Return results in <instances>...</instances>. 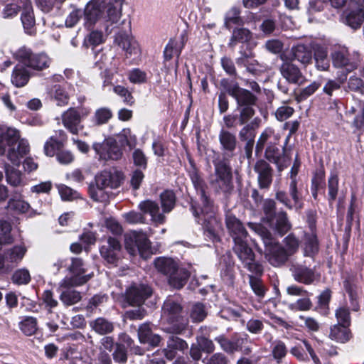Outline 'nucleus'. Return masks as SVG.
I'll use <instances>...</instances> for the list:
<instances>
[{
  "mask_svg": "<svg viewBox=\"0 0 364 364\" xmlns=\"http://www.w3.org/2000/svg\"><path fill=\"white\" fill-rule=\"evenodd\" d=\"M28 152V142L20 138L17 129L0 126V155L6 154L7 159L18 166L21 159Z\"/></svg>",
  "mask_w": 364,
  "mask_h": 364,
  "instance_id": "nucleus-1",
  "label": "nucleus"
},
{
  "mask_svg": "<svg viewBox=\"0 0 364 364\" xmlns=\"http://www.w3.org/2000/svg\"><path fill=\"white\" fill-rule=\"evenodd\" d=\"M189 175L194 187L200 193L203 205V207L200 208V213L197 209L193 207V214L196 217L199 218L198 223H200L201 221L204 227H205L210 233H213V224L216 223L217 221L216 218L214 217L212 203L205 193L204 181L194 167H193V169L190 171Z\"/></svg>",
  "mask_w": 364,
  "mask_h": 364,
  "instance_id": "nucleus-2",
  "label": "nucleus"
},
{
  "mask_svg": "<svg viewBox=\"0 0 364 364\" xmlns=\"http://www.w3.org/2000/svg\"><path fill=\"white\" fill-rule=\"evenodd\" d=\"M248 226L261 237L265 246V258L272 265L278 267L287 260V251L273 239L269 230L258 223H249Z\"/></svg>",
  "mask_w": 364,
  "mask_h": 364,
  "instance_id": "nucleus-3",
  "label": "nucleus"
},
{
  "mask_svg": "<svg viewBox=\"0 0 364 364\" xmlns=\"http://www.w3.org/2000/svg\"><path fill=\"white\" fill-rule=\"evenodd\" d=\"M161 318L168 325L164 328L168 333L181 334L188 326V320L184 316L183 308L173 297H169L164 301Z\"/></svg>",
  "mask_w": 364,
  "mask_h": 364,
  "instance_id": "nucleus-4",
  "label": "nucleus"
},
{
  "mask_svg": "<svg viewBox=\"0 0 364 364\" xmlns=\"http://www.w3.org/2000/svg\"><path fill=\"white\" fill-rule=\"evenodd\" d=\"M214 173L210 176L211 188L218 193H230L233 188L232 168L228 160L213 162Z\"/></svg>",
  "mask_w": 364,
  "mask_h": 364,
  "instance_id": "nucleus-5",
  "label": "nucleus"
},
{
  "mask_svg": "<svg viewBox=\"0 0 364 364\" xmlns=\"http://www.w3.org/2000/svg\"><path fill=\"white\" fill-rule=\"evenodd\" d=\"M127 250L132 255L139 254L144 259H147L152 254L151 243L146 234L141 232L132 231L124 235Z\"/></svg>",
  "mask_w": 364,
  "mask_h": 364,
  "instance_id": "nucleus-6",
  "label": "nucleus"
},
{
  "mask_svg": "<svg viewBox=\"0 0 364 364\" xmlns=\"http://www.w3.org/2000/svg\"><path fill=\"white\" fill-rule=\"evenodd\" d=\"M233 252L242 263L244 267L247 268L250 272L256 274H262V267L255 261V255L247 244V239L236 238L234 242Z\"/></svg>",
  "mask_w": 364,
  "mask_h": 364,
  "instance_id": "nucleus-7",
  "label": "nucleus"
},
{
  "mask_svg": "<svg viewBox=\"0 0 364 364\" xmlns=\"http://www.w3.org/2000/svg\"><path fill=\"white\" fill-rule=\"evenodd\" d=\"M72 274L70 277H65L60 282V287H76L86 283L92 277L86 273L84 264L81 259L73 258L72 264L68 268Z\"/></svg>",
  "mask_w": 364,
  "mask_h": 364,
  "instance_id": "nucleus-8",
  "label": "nucleus"
},
{
  "mask_svg": "<svg viewBox=\"0 0 364 364\" xmlns=\"http://www.w3.org/2000/svg\"><path fill=\"white\" fill-rule=\"evenodd\" d=\"M24 65L34 70H43L49 66L50 60L45 53L33 54L29 49L21 48L14 54Z\"/></svg>",
  "mask_w": 364,
  "mask_h": 364,
  "instance_id": "nucleus-9",
  "label": "nucleus"
},
{
  "mask_svg": "<svg viewBox=\"0 0 364 364\" xmlns=\"http://www.w3.org/2000/svg\"><path fill=\"white\" fill-rule=\"evenodd\" d=\"M92 149L100 160H118L122 156V151L112 139H106L102 143H94Z\"/></svg>",
  "mask_w": 364,
  "mask_h": 364,
  "instance_id": "nucleus-10",
  "label": "nucleus"
},
{
  "mask_svg": "<svg viewBox=\"0 0 364 364\" xmlns=\"http://www.w3.org/2000/svg\"><path fill=\"white\" fill-rule=\"evenodd\" d=\"M105 0H92L87 4L84 10L85 26L90 28L102 16L105 12Z\"/></svg>",
  "mask_w": 364,
  "mask_h": 364,
  "instance_id": "nucleus-11",
  "label": "nucleus"
},
{
  "mask_svg": "<svg viewBox=\"0 0 364 364\" xmlns=\"http://www.w3.org/2000/svg\"><path fill=\"white\" fill-rule=\"evenodd\" d=\"M26 252L23 245L8 250L4 257H0V270L9 271L23 259Z\"/></svg>",
  "mask_w": 364,
  "mask_h": 364,
  "instance_id": "nucleus-12",
  "label": "nucleus"
},
{
  "mask_svg": "<svg viewBox=\"0 0 364 364\" xmlns=\"http://www.w3.org/2000/svg\"><path fill=\"white\" fill-rule=\"evenodd\" d=\"M151 293L152 291L148 286L134 285L127 291L126 299L130 305L140 306Z\"/></svg>",
  "mask_w": 364,
  "mask_h": 364,
  "instance_id": "nucleus-13",
  "label": "nucleus"
},
{
  "mask_svg": "<svg viewBox=\"0 0 364 364\" xmlns=\"http://www.w3.org/2000/svg\"><path fill=\"white\" fill-rule=\"evenodd\" d=\"M227 92L236 100L238 107L254 105L257 100V97L253 94L240 87L236 83L230 85L227 88Z\"/></svg>",
  "mask_w": 364,
  "mask_h": 364,
  "instance_id": "nucleus-14",
  "label": "nucleus"
},
{
  "mask_svg": "<svg viewBox=\"0 0 364 364\" xmlns=\"http://www.w3.org/2000/svg\"><path fill=\"white\" fill-rule=\"evenodd\" d=\"M291 270L294 279L304 284H311L319 279L320 275L314 269L309 268L301 264H294Z\"/></svg>",
  "mask_w": 364,
  "mask_h": 364,
  "instance_id": "nucleus-15",
  "label": "nucleus"
},
{
  "mask_svg": "<svg viewBox=\"0 0 364 364\" xmlns=\"http://www.w3.org/2000/svg\"><path fill=\"white\" fill-rule=\"evenodd\" d=\"M114 41L125 52V55L127 58L136 55L140 52L137 41L127 32H119Z\"/></svg>",
  "mask_w": 364,
  "mask_h": 364,
  "instance_id": "nucleus-16",
  "label": "nucleus"
},
{
  "mask_svg": "<svg viewBox=\"0 0 364 364\" xmlns=\"http://www.w3.org/2000/svg\"><path fill=\"white\" fill-rule=\"evenodd\" d=\"M120 251L121 245L119 240L112 237L107 239V243L103 245L100 250L101 256L111 264H115L117 262Z\"/></svg>",
  "mask_w": 364,
  "mask_h": 364,
  "instance_id": "nucleus-17",
  "label": "nucleus"
},
{
  "mask_svg": "<svg viewBox=\"0 0 364 364\" xmlns=\"http://www.w3.org/2000/svg\"><path fill=\"white\" fill-rule=\"evenodd\" d=\"M138 207L143 214L150 215L151 222L155 225H162L165 223V213L160 212L159 206L156 202L151 200H145L141 201Z\"/></svg>",
  "mask_w": 364,
  "mask_h": 364,
  "instance_id": "nucleus-18",
  "label": "nucleus"
},
{
  "mask_svg": "<svg viewBox=\"0 0 364 364\" xmlns=\"http://www.w3.org/2000/svg\"><path fill=\"white\" fill-rule=\"evenodd\" d=\"M122 180V174L117 171H104L95 177V182L99 186L111 189L118 188Z\"/></svg>",
  "mask_w": 364,
  "mask_h": 364,
  "instance_id": "nucleus-19",
  "label": "nucleus"
},
{
  "mask_svg": "<svg viewBox=\"0 0 364 364\" xmlns=\"http://www.w3.org/2000/svg\"><path fill=\"white\" fill-rule=\"evenodd\" d=\"M64 127L73 134H77L83 129L81 124V117L75 108H70L62 114Z\"/></svg>",
  "mask_w": 364,
  "mask_h": 364,
  "instance_id": "nucleus-20",
  "label": "nucleus"
},
{
  "mask_svg": "<svg viewBox=\"0 0 364 364\" xmlns=\"http://www.w3.org/2000/svg\"><path fill=\"white\" fill-rule=\"evenodd\" d=\"M280 73L286 80L292 84H301L305 79L297 66L290 62H284L280 67Z\"/></svg>",
  "mask_w": 364,
  "mask_h": 364,
  "instance_id": "nucleus-21",
  "label": "nucleus"
},
{
  "mask_svg": "<svg viewBox=\"0 0 364 364\" xmlns=\"http://www.w3.org/2000/svg\"><path fill=\"white\" fill-rule=\"evenodd\" d=\"M226 227L233 239L234 242L236 238L240 240L247 239V232L241 221L232 215H227Z\"/></svg>",
  "mask_w": 364,
  "mask_h": 364,
  "instance_id": "nucleus-22",
  "label": "nucleus"
},
{
  "mask_svg": "<svg viewBox=\"0 0 364 364\" xmlns=\"http://www.w3.org/2000/svg\"><path fill=\"white\" fill-rule=\"evenodd\" d=\"M255 171L258 174L259 186L261 188H267L272 181V168L264 160L258 161L255 166Z\"/></svg>",
  "mask_w": 364,
  "mask_h": 364,
  "instance_id": "nucleus-23",
  "label": "nucleus"
},
{
  "mask_svg": "<svg viewBox=\"0 0 364 364\" xmlns=\"http://www.w3.org/2000/svg\"><path fill=\"white\" fill-rule=\"evenodd\" d=\"M215 341L219 343L223 350L229 354L240 350L245 342V339L242 338L234 337L232 339H228L223 335L216 337Z\"/></svg>",
  "mask_w": 364,
  "mask_h": 364,
  "instance_id": "nucleus-24",
  "label": "nucleus"
},
{
  "mask_svg": "<svg viewBox=\"0 0 364 364\" xmlns=\"http://www.w3.org/2000/svg\"><path fill=\"white\" fill-rule=\"evenodd\" d=\"M188 348V344L183 339L169 336L167 341V347L164 350L165 356L168 360H172L176 357L178 350H183Z\"/></svg>",
  "mask_w": 364,
  "mask_h": 364,
  "instance_id": "nucleus-25",
  "label": "nucleus"
},
{
  "mask_svg": "<svg viewBox=\"0 0 364 364\" xmlns=\"http://www.w3.org/2000/svg\"><path fill=\"white\" fill-rule=\"evenodd\" d=\"M267 224L281 236L287 233L291 228L287 214L284 212L278 213Z\"/></svg>",
  "mask_w": 364,
  "mask_h": 364,
  "instance_id": "nucleus-26",
  "label": "nucleus"
},
{
  "mask_svg": "<svg viewBox=\"0 0 364 364\" xmlns=\"http://www.w3.org/2000/svg\"><path fill=\"white\" fill-rule=\"evenodd\" d=\"M331 57L334 66L337 68L349 66L350 68H347V70H351L354 68V65L350 63L348 48L344 46L336 48L332 53Z\"/></svg>",
  "mask_w": 364,
  "mask_h": 364,
  "instance_id": "nucleus-27",
  "label": "nucleus"
},
{
  "mask_svg": "<svg viewBox=\"0 0 364 364\" xmlns=\"http://www.w3.org/2000/svg\"><path fill=\"white\" fill-rule=\"evenodd\" d=\"M25 7L21 14V22L26 33L31 35L35 32V18L31 1L23 0Z\"/></svg>",
  "mask_w": 364,
  "mask_h": 364,
  "instance_id": "nucleus-28",
  "label": "nucleus"
},
{
  "mask_svg": "<svg viewBox=\"0 0 364 364\" xmlns=\"http://www.w3.org/2000/svg\"><path fill=\"white\" fill-rule=\"evenodd\" d=\"M138 336L141 343L149 344L151 346H157L161 342V337L154 334L146 323H144L139 328Z\"/></svg>",
  "mask_w": 364,
  "mask_h": 364,
  "instance_id": "nucleus-29",
  "label": "nucleus"
},
{
  "mask_svg": "<svg viewBox=\"0 0 364 364\" xmlns=\"http://www.w3.org/2000/svg\"><path fill=\"white\" fill-rule=\"evenodd\" d=\"M190 277L189 272L183 267H178L168 278L170 286L175 289L182 288Z\"/></svg>",
  "mask_w": 364,
  "mask_h": 364,
  "instance_id": "nucleus-30",
  "label": "nucleus"
},
{
  "mask_svg": "<svg viewBox=\"0 0 364 364\" xmlns=\"http://www.w3.org/2000/svg\"><path fill=\"white\" fill-rule=\"evenodd\" d=\"M70 287H62L63 289L61 291L59 296L61 302L67 306L77 304L82 299L80 292ZM59 288L61 287L59 286Z\"/></svg>",
  "mask_w": 364,
  "mask_h": 364,
  "instance_id": "nucleus-31",
  "label": "nucleus"
},
{
  "mask_svg": "<svg viewBox=\"0 0 364 364\" xmlns=\"http://www.w3.org/2000/svg\"><path fill=\"white\" fill-rule=\"evenodd\" d=\"M154 264L157 270L168 278L178 267L177 263L173 259L166 257L157 258Z\"/></svg>",
  "mask_w": 364,
  "mask_h": 364,
  "instance_id": "nucleus-32",
  "label": "nucleus"
},
{
  "mask_svg": "<svg viewBox=\"0 0 364 364\" xmlns=\"http://www.w3.org/2000/svg\"><path fill=\"white\" fill-rule=\"evenodd\" d=\"M329 337L332 340L343 343L350 340V331L348 326L338 323L331 328Z\"/></svg>",
  "mask_w": 364,
  "mask_h": 364,
  "instance_id": "nucleus-33",
  "label": "nucleus"
},
{
  "mask_svg": "<svg viewBox=\"0 0 364 364\" xmlns=\"http://www.w3.org/2000/svg\"><path fill=\"white\" fill-rule=\"evenodd\" d=\"M30 75L22 65H17L11 75V82L17 87H23L27 84Z\"/></svg>",
  "mask_w": 364,
  "mask_h": 364,
  "instance_id": "nucleus-34",
  "label": "nucleus"
},
{
  "mask_svg": "<svg viewBox=\"0 0 364 364\" xmlns=\"http://www.w3.org/2000/svg\"><path fill=\"white\" fill-rule=\"evenodd\" d=\"M260 119L256 117L251 122L244 124L245 126L241 129L239 132V137L241 141H249L250 144L254 141L255 133L254 129L259 127Z\"/></svg>",
  "mask_w": 364,
  "mask_h": 364,
  "instance_id": "nucleus-35",
  "label": "nucleus"
},
{
  "mask_svg": "<svg viewBox=\"0 0 364 364\" xmlns=\"http://www.w3.org/2000/svg\"><path fill=\"white\" fill-rule=\"evenodd\" d=\"M49 94L50 98L55 102L58 106L62 107L68 105L69 95L65 87L56 85L50 90Z\"/></svg>",
  "mask_w": 364,
  "mask_h": 364,
  "instance_id": "nucleus-36",
  "label": "nucleus"
},
{
  "mask_svg": "<svg viewBox=\"0 0 364 364\" xmlns=\"http://www.w3.org/2000/svg\"><path fill=\"white\" fill-rule=\"evenodd\" d=\"M344 288L348 294L352 310L358 311L360 309L358 288L348 280L344 282Z\"/></svg>",
  "mask_w": 364,
  "mask_h": 364,
  "instance_id": "nucleus-37",
  "label": "nucleus"
},
{
  "mask_svg": "<svg viewBox=\"0 0 364 364\" xmlns=\"http://www.w3.org/2000/svg\"><path fill=\"white\" fill-rule=\"evenodd\" d=\"M272 138V141L271 142L276 144L279 141L280 135L278 133H275L273 129L267 127L263 131L257 141V151H261L263 149L264 144Z\"/></svg>",
  "mask_w": 364,
  "mask_h": 364,
  "instance_id": "nucleus-38",
  "label": "nucleus"
},
{
  "mask_svg": "<svg viewBox=\"0 0 364 364\" xmlns=\"http://www.w3.org/2000/svg\"><path fill=\"white\" fill-rule=\"evenodd\" d=\"M252 33L250 30L245 28H235L232 31L230 39L229 46L234 47L238 43H245L252 38Z\"/></svg>",
  "mask_w": 364,
  "mask_h": 364,
  "instance_id": "nucleus-39",
  "label": "nucleus"
},
{
  "mask_svg": "<svg viewBox=\"0 0 364 364\" xmlns=\"http://www.w3.org/2000/svg\"><path fill=\"white\" fill-rule=\"evenodd\" d=\"M90 326L96 333L104 335L111 333L113 329V323L105 318L100 317L90 322Z\"/></svg>",
  "mask_w": 364,
  "mask_h": 364,
  "instance_id": "nucleus-40",
  "label": "nucleus"
},
{
  "mask_svg": "<svg viewBox=\"0 0 364 364\" xmlns=\"http://www.w3.org/2000/svg\"><path fill=\"white\" fill-rule=\"evenodd\" d=\"M219 140L223 149L230 152L235 149L237 145L236 136L230 132L222 129L219 134Z\"/></svg>",
  "mask_w": 364,
  "mask_h": 364,
  "instance_id": "nucleus-41",
  "label": "nucleus"
},
{
  "mask_svg": "<svg viewBox=\"0 0 364 364\" xmlns=\"http://www.w3.org/2000/svg\"><path fill=\"white\" fill-rule=\"evenodd\" d=\"M107 189L105 187L99 186L95 182V184H91L89 186L90 196L97 202L106 203L109 198V194Z\"/></svg>",
  "mask_w": 364,
  "mask_h": 364,
  "instance_id": "nucleus-42",
  "label": "nucleus"
},
{
  "mask_svg": "<svg viewBox=\"0 0 364 364\" xmlns=\"http://www.w3.org/2000/svg\"><path fill=\"white\" fill-rule=\"evenodd\" d=\"M265 154L267 158L277 164L279 168L285 166L289 161V159H287L284 156L282 157V154L279 149L274 146H269L266 149Z\"/></svg>",
  "mask_w": 364,
  "mask_h": 364,
  "instance_id": "nucleus-43",
  "label": "nucleus"
},
{
  "mask_svg": "<svg viewBox=\"0 0 364 364\" xmlns=\"http://www.w3.org/2000/svg\"><path fill=\"white\" fill-rule=\"evenodd\" d=\"M237 63L238 65L245 67L247 70L252 74H257L262 70V66L257 61L247 54H243L237 58Z\"/></svg>",
  "mask_w": 364,
  "mask_h": 364,
  "instance_id": "nucleus-44",
  "label": "nucleus"
},
{
  "mask_svg": "<svg viewBox=\"0 0 364 364\" xmlns=\"http://www.w3.org/2000/svg\"><path fill=\"white\" fill-rule=\"evenodd\" d=\"M292 52L294 58L303 64H309L311 61V51L304 45H297L292 48Z\"/></svg>",
  "mask_w": 364,
  "mask_h": 364,
  "instance_id": "nucleus-45",
  "label": "nucleus"
},
{
  "mask_svg": "<svg viewBox=\"0 0 364 364\" xmlns=\"http://www.w3.org/2000/svg\"><path fill=\"white\" fill-rule=\"evenodd\" d=\"M304 255L312 257L318 251V243L316 235L311 232L310 234L305 235L304 240Z\"/></svg>",
  "mask_w": 364,
  "mask_h": 364,
  "instance_id": "nucleus-46",
  "label": "nucleus"
},
{
  "mask_svg": "<svg viewBox=\"0 0 364 364\" xmlns=\"http://www.w3.org/2000/svg\"><path fill=\"white\" fill-rule=\"evenodd\" d=\"M161 204L164 213H170L175 206L176 197L171 191H165L160 195Z\"/></svg>",
  "mask_w": 364,
  "mask_h": 364,
  "instance_id": "nucleus-47",
  "label": "nucleus"
},
{
  "mask_svg": "<svg viewBox=\"0 0 364 364\" xmlns=\"http://www.w3.org/2000/svg\"><path fill=\"white\" fill-rule=\"evenodd\" d=\"M243 21L240 17V11L236 7L231 8L225 14V26L230 29L232 25H242Z\"/></svg>",
  "mask_w": 364,
  "mask_h": 364,
  "instance_id": "nucleus-48",
  "label": "nucleus"
},
{
  "mask_svg": "<svg viewBox=\"0 0 364 364\" xmlns=\"http://www.w3.org/2000/svg\"><path fill=\"white\" fill-rule=\"evenodd\" d=\"M19 328L27 336L33 335L38 329L36 318L31 316L25 317L19 323Z\"/></svg>",
  "mask_w": 364,
  "mask_h": 364,
  "instance_id": "nucleus-49",
  "label": "nucleus"
},
{
  "mask_svg": "<svg viewBox=\"0 0 364 364\" xmlns=\"http://www.w3.org/2000/svg\"><path fill=\"white\" fill-rule=\"evenodd\" d=\"M364 20V10L360 8L350 12L346 16V23L351 28H359Z\"/></svg>",
  "mask_w": 364,
  "mask_h": 364,
  "instance_id": "nucleus-50",
  "label": "nucleus"
},
{
  "mask_svg": "<svg viewBox=\"0 0 364 364\" xmlns=\"http://www.w3.org/2000/svg\"><path fill=\"white\" fill-rule=\"evenodd\" d=\"M5 172L8 183L15 187L22 185L21 173L19 171L6 165Z\"/></svg>",
  "mask_w": 364,
  "mask_h": 364,
  "instance_id": "nucleus-51",
  "label": "nucleus"
},
{
  "mask_svg": "<svg viewBox=\"0 0 364 364\" xmlns=\"http://www.w3.org/2000/svg\"><path fill=\"white\" fill-rule=\"evenodd\" d=\"M112 117V112L109 108L100 107L96 109L94 116L93 121L97 125H102L106 124Z\"/></svg>",
  "mask_w": 364,
  "mask_h": 364,
  "instance_id": "nucleus-52",
  "label": "nucleus"
},
{
  "mask_svg": "<svg viewBox=\"0 0 364 364\" xmlns=\"http://www.w3.org/2000/svg\"><path fill=\"white\" fill-rule=\"evenodd\" d=\"M121 4H113L112 3H107L105 1V8L107 12V21H111L112 23H117L118 20L121 17Z\"/></svg>",
  "mask_w": 364,
  "mask_h": 364,
  "instance_id": "nucleus-53",
  "label": "nucleus"
},
{
  "mask_svg": "<svg viewBox=\"0 0 364 364\" xmlns=\"http://www.w3.org/2000/svg\"><path fill=\"white\" fill-rule=\"evenodd\" d=\"M338 191V178L336 173H331L328 181V196L329 203H331L337 197Z\"/></svg>",
  "mask_w": 364,
  "mask_h": 364,
  "instance_id": "nucleus-54",
  "label": "nucleus"
},
{
  "mask_svg": "<svg viewBox=\"0 0 364 364\" xmlns=\"http://www.w3.org/2000/svg\"><path fill=\"white\" fill-rule=\"evenodd\" d=\"M104 41V36L101 31H92L84 39L83 46L86 48L95 47Z\"/></svg>",
  "mask_w": 364,
  "mask_h": 364,
  "instance_id": "nucleus-55",
  "label": "nucleus"
},
{
  "mask_svg": "<svg viewBox=\"0 0 364 364\" xmlns=\"http://www.w3.org/2000/svg\"><path fill=\"white\" fill-rule=\"evenodd\" d=\"M63 146L62 141H58L54 136H51L45 143L44 153L48 156H53L57 152L60 151Z\"/></svg>",
  "mask_w": 364,
  "mask_h": 364,
  "instance_id": "nucleus-56",
  "label": "nucleus"
},
{
  "mask_svg": "<svg viewBox=\"0 0 364 364\" xmlns=\"http://www.w3.org/2000/svg\"><path fill=\"white\" fill-rule=\"evenodd\" d=\"M335 316L338 323L343 325L344 326H349L350 325L351 318L350 311L346 306H342L338 307L336 310Z\"/></svg>",
  "mask_w": 364,
  "mask_h": 364,
  "instance_id": "nucleus-57",
  "label": "nucleus"
},
{
  "mask_svg": "<svg viewBox=\"0 0 364 364\" xmlns=\"http://www.w3.org/2000/svg\"><path fill=\"white\" fill-rule=\"evenodd\" d=\"M206 316L207 312L203 304L196 303L193 305L190 313V316L193 321L200 322L206 317Z\"/></svg>",
  "mask_w": 364,
  "mask_h": 364,
  "instance_id": "nucleus-58",
  "label": "nucleus"
},
{
  "mask_svg": "<svg viewBox=\"0 0 364 364\" xmlns=\"http://www.w3.org/2000/svg\"><path fill=\"white\" fill-rule=\"evenodd\" d=\"M7 208L16 213H23L29 209L30 205L25 200L11 198L8 202Z\"/></svg>",
  "mask_w": 364,
  "mask_h": 364,
  "instance_id": "nucleus-59",
  "label": "nucleus"
},
{
  "mask_svg": "<svg viewBox=\"0 0 364 364\" xmlns=\"http://www.w3.org/2000/svg\"><path fill=\"white\" fill-rule=\"evenodd\" d=\"M58 192L63 200H73L80 197L79 193L71 188L60 184L58 186Z\"/></svg>",
  "mask_w": 364,
  "mask_h": 364,
  "instance_id": "nucleus-60",
  "label": "nucleus"
},
{
  "mask_svg": "<svg viewBox=\"0 0 364 364\" xmlns=\"http://www.w3.org/2000/svg\"><path fill=\"white\" fill-rule=\"evenodd\" d=\"M11 230V224L5 220H0V245L12 242L9 233Z\"/></svg>",
  "mask_w": 364,
  "mask_h": 364,
  "instance_id": "nucleus-61",
  "label": "nucleus"
},
{
  "mask_svg": "<svg viewBox=\"0 0 364 364\" xmlns=\"http://www.w3.org/2000/svg\"><path fill=\"white\" fill-rule=\"evenodd\" d=\"M181 54V49L176 41L171 40L166 45L164 51V56L165 60H170L173 56L178 57Z\"/></svg>",
  "mask_w": 364,
  "mask_h": 364,
  "instance_id": "nucleus-62",
  "label": "nucleus"
},
{
  "mask_svg": "<svg viewBox=\"0 0 364 364\" xmlns=\"http://www.w3.org/2000/svg\"><path fill=\"white\" fill-rule=\"evenodd\" d=\"M287 353V347L281 341H276L274 342L272 349V353L273 358L277 360V362H280L282 358H284Z\"/></svg>",
  "mask_w": 364,
  "mask_h": 364,
  "instance_id": "nucleus-63",
  "label": "nucleus"
},
{
  "mask_svg": "<svg viewBox=\"0 0 364 364\" xmlns=\"http://www.w3.org/2000/svg\"><path fill=\"white\" fill-rule=\"evenodd\" d=\"M275 210V203L273 200L267 199L265 200L263 203V211H264V217L262 218V221L265 223H268L270 220H272L277 214L274 212Z\"/></svg>",
  "mask_w": 364,
  "mask_h": 364,
  "instance_id": "nucleus-64",
  "label": "nucleus"
}]
</instances>
